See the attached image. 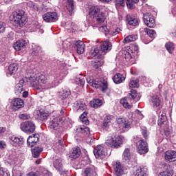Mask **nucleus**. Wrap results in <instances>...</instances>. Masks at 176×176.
Wrapping results in <instances>:
<instances>
[{
    "mask_svg": "<svg viewBox=\"0 0 176 176\" xmlns=\"http://www.w3.org/2000/svg\"><path fill=\"white\" fill-rule=\"evenodd\" d=\"M69 94H71V92L69 91V89H62L59 92V96H60V98H62V99L67 98V97H68V96H69Z\"/></svg>",
    "mask_w": 176,
    "mask_h": 176,
    "instance_id": "46",
    "label": "nucleus"
},
{
    "mask_svg": "<svg viewBox=\"0 0 176 176\" xmlns=\"http://www.w3.org/2000/svg\"><path fill=\"white\" fill-rule=\"evenodd\" d=\"M38 141H39V138L38 135L29 136L27 140L28 146H30V148H32V146H34L35 144H36Z\"/></svg>",
    "mask_w": 176,
    "mask_h": 176,
    "instance_id": "29",
    "label": "nucleus"
},
{
    "mask_svg": "<svg viewBox=\"0 0 176 176\" xmlns=\"http://www.w3.org/2000/svg\"><path fill=\"white\" fill-rule=\"evenodd\" d=\"M34 116L38 120H46L49 118V113L45 112L43 109H40L34 111Z\"/></svg>",
    "mask_w": 176,
    "mask_h": 176,
    "instance_id": "21",
    "label": "nucleus"
},
{
    "mask_svg": "<svg viewBox=\"0 0 176 176\" xmlns=\"http://www.w3.org/2000/svg\"><path fill=\"white\" fill-rule=\"evenodd\" d=\"M105 20H107V14L105 12L100 11L94 19H88L85 25H87V27H92L94 30L97 28V27H100V25L104 24V23H105Z\"/></svg>",
    "mask_w": 176,
    "mask_h": 176,
    "instance_id": "5",
    "label": "nucleus"
},
{
    "mask_svg": "<svg viewBox=\"0 0 176 176\" xmlns=\"http://www.w3.org/2000/svg\"><path fill=\"white\" fill-rule=\"evenodd\" d=\"M10 140L11 141V144L15 146H17L18 144H19V145H22V144L24 142V139L23 138H19L16 135L10 137Z\"/></svg>",
    "mask_w": 176,
    "mask_h": 176,
    "instance_id": "30",
    "label": "nucleus"
},
{
    "mask_svg": "<svg viewBox=\"0 0 176 176\" xmlns=\"http://www.w3.org/2000/svg\"><path fill=\"white\" fill-rule=\"evenodd\" d=\"M120 31H122V30L119 28H111L108 31V34L110 36H115V35H118V34H119Z\"/></svg>",
    "mask_w": 176,
    "mask_h": 176,
    "instance_id": "45",
    "label": "nucleus"
},
{
    "mask_svg": "<svg viewBox=\"0 0 176 176\" xmlns=\"http://www.w3.org/2000/svg\"><path fill=\"white\" fill-rule=\"evenodd\" d=\"M74 45H76L78 54H83L85 53V43H83V41H75Z\"/></svg>",
    "mask_w": 176,
    "mask_h": 176,
    "instance_id": "32",
    "label": "nucleus"
},
{
    "mask_svg": "<svg viewBox=\"0 0 176 176\" xmlns=\"http://www.w3.org/2000/svg\"><path fill=\"white\" fill-rule=\"evenodd\" d=\"M29 116L27 114H20L19 118L22 119L23 120H26V119H28Z\"/></svg>",
    "mask_w": 176,
    "mask_h": 176,
    "instance_id": "63",
    "label": "nucleus"
},
{
    "mask_svg": "<svg viewBox=\"0 0 176 176\" xmlns=\"http://www.w3.org/2000/svg\"><path fill=\"white\" fill-rule=\"evenodd\" d=\"M79 156H80V148L78 147L74 148L72 152H70L69 157L72 160L79 157Z\"/></svg>",
    "mask_w": 176,
    "mask_h": 176,
    "instance_id": "37",
    "label": "nucleus"
},
{
    "mask_svg": "<svg viewBox=\"0 0 176 176\" xmlns=\"http://www.w3.org/2000/svg\"><path fill=\"white\" fill-rule=\"evenodd\" d=\"M91 86L95 89H100L103 93L108 90V82L107 81L102 82L98 79L94 80Z\"/></svg>",
    "mask_w": 176,
    "mask_h": 176,
    "instance_id": "11",
    "label": "nucleus"
},
{
    "mask_svg": "<svg viewBox=\"0 0 176 176\" xmlns=\"http://www.w3.org/2000/svg\"><path fill=\"white\" fill-rule=\"evenodd\" d=\"M84 174L85 176H97V173L96 172V168L94 166L87 168L85 170Z\"/></svg>",
    "mask_w": 176,
    "mask_h": 176,
    "instance_id": "36",
    "label": "nucleus"
},
{
    "mask_svg": "<svg viewBox=\"0 0 176 176\" xmlns=\"http://www.w3.org/2000/svg\"><path fill=\"white\" fill-rule=\"evenodd\" d=\"M23 107H24V102L21 98H14L11 101L10 107L14 111H17V109H20Z\"/></svg>",
    "mask_w": 176,
    "mask_h": 176,
    "instance_id": "17",
    "label": "nucleus"
},
{
    "mask_svg": "<svg viewBox=\"0 0 176 176\" xmlns=\"http://www.w3.org/2000/svg\"><path fill=\"white\" fill-rule=\"evenodd\" d=\"M143 20L144 24L149 28H153L156 25L153 15L149 12H146L143 14Z\"/></svg>",
    "mask_w": 176,
    "mask_h": 176,
    "instance_id": "8",
    "label": "nucleus"
},
{
    "mask_svg": "<svg viewBox=\"0 0 176 176\" xmlns=\"http://www.w3.org/2000/svg\"><path fill=\"white\" fill-rule=\"evenodd\" d=\"M42 175L43 176H52V173L49 172L47 170H44Z\"/></svg>",
    "mask_w": 176,
    "mask_h": 176,
    "instance_id": "64",
    "label": "nucleus"
},
{
    "mask_svg": "<svg viewBox=\"0 0 176 176\" xmlns=\"http://www.w3.org/2000/svg\"><path fill=\"white\" fill-rule=\"evenodd\" d=\"M74 131L80 137H89L90 135V129L85 126H76Z\"/></svg>",
    "mask_w": 176,
    "mask_h": 176,
    "instance_id": "16",
    "label": "nucleus"
},
{
    "mask_svg": "<svg viewBox=\"0 0 176 176\" xmlns=\"http://www.w3.org/2000/svg\"><path fill=\"white\" fill-rule=\"evenodd\" d=\"M148 173V168L146 166L138 167L134 172L135 176H146Z\"/></svg>",
    "mask_w": 176,
    "mask_h": 176,
    "instance_id": "31",
    "label": "nucleus"
},
{
    "mask_svg": "<svg viewBox=\"0 0 176 176\" xmlns=\"http://www.w3.org/2000/svg\"><path fill=\"white\" fill-rule=\"evenodd\" d=\"M114 83L119 85L122 83L126 80V77L123 76L122 74H117L113 78Z\"/></svg>",
    "mask_w": 176,
    "mask_h": 176,
    "instance_id": "35",
    "label": "nucleus"
},
{
    "mask_svg": "<svg viewBox=\"0 0 176 176\" xmlns=\"http://www.w3.org/2000/svg\"><path fill=\"white\" fill-rule=\"evenodd\" d=\"M165 47L170 54H173V53H174V50H175V45L172 42L166 43L165 44Z\"/></svg>",
    "mask_w": 176,
    "mask_h": 176,
    "instance_id": "40",
    "label": "nucleus"
},
{
    "mask_svg": "<svg viewBox=\"0 0 176 176\" xmlns=\"http://www.w3.org/2000/svg\"><path fill=\"white\" fill-rule=\"evenodd\" d=\"M19 69V65L17 63H12L8 67V72H7V76H12V75H15Z\"/></svg>",
    "mask_w": 176,
    "mask_h": 176,
    "instance_id": "28",
    "label": "nucleus"
},
{
    "mask_svg": "<svg viewBox=\"0 0 176 176\" xmlns=\"http://www.w3.org/2000/svg\"><path fill=\"white\" fill-rule=\"evenodd\" d=\"M53 166L56 170L60 171V174H67V172L63 169V160H61V158L58 157L54 159Z\"/></svg>",
    "mask_w": 176,
    "mask_h": 176,
    "instance_id": "20",
    "label": "nucleus"
},
{
    "mask_svg": "<svg viewBox=\"0 0 176 176\" xmlns=\"http://www.w3.org/2000/svg\"><path fill=\"white\" fill-rule=\"evenodd\" d=\"M6 29V23L4 22H0V34L5 32V30Z\"/></svg>",
    "mask_w": 176,
    "mask_h": 176,
    "instance_id": "58",
    "label": "nucleus"
},
{
    "mask_svg": "<svg viewBox=\"0 0 176 176\" xmlns=\"http://www.w3.org/2000/svg\"><path fill=\"white\" fill-rule=\"evenodd\" d=\"M94 154L96 159H105V156H107L105 147L103 145L96 146L94 149Z\"/></svg>",
    "mask_w": 176,
    "mask_h": 176,
    "instance_id": "10",
    "label": "nucleus"
},
{
    "mask_svg": "<svg viewBox=\"0 0 176 176\" xmlns=\"http://www.w3.org/2000/svg\"><path fill=\"white\" fill-rule=\"evenodd\" d=\"M60 122H61V117L58 115L54 116L49 121L48 126L51 130H57L60 126Z\"/></svg>",
    "mask_w": 176,
    "mask_h": 176,
    "instance_id": "13",
    "label": "nucleus"
},
{
    "mask_svg": "<svg viewBox=\"0 0 176 176\" xmlns=\"http://www.w3.org/2000/svg\"><path fill=\"white\" fill-rule=\"evenodd\" d=\"M28 43L25 40H19L15 42L13 45V47L16 51H20L21 49H24Z\"/></svg>",
    "mask_w": 176,
    "mask_h": 176,
    "instance_id": "24",
    "label": "nucleus"
},
{
    "mask_svg": "<svg viewBox=\"0 0 176 176\" xmlns=\"http://www.w3.org/2000/svg\"><path fill=\"white\" fill-rule=\"evenodd\" d=\"M80 120L84 124H89V120L87 119V112L84 111L80 116Z\"/></svg>",
    "mask_w": 176,
    "mask_h": 176,
    "instance_id": "47",
    "label": "nucleus"
},
{
    "mask_svg": "<svg viewBox=\"0 0 176 176\" xmlns=\"http://www.w3.org/2000/svg\"><path fill=\"white\" fill-rule=\"evenodd\" d=\"M120 102L126 109H131L133 107V102L130 98H124Z\"/></svg>",
    "mask_w": 176,
    "mask_h": 176,
    "instance_id": "27",
    "label": "nucleus"
},
{
    "mask_svg": "<svg viewBox=\"0 0 176 176\" xmlns=\"http://www.w3.org/2000/svg\"><path fill=\"white\" fill-rule=\"evenodd\" d=\"M167 111L166 109L161 108L157 111V113L159 116L158 125L162 126L166 120H167V117L166 116Z\"/></svg>",
    "mask_w": 176,
    "mask_h": 176,
    "instance_id": "18",
    "label": "nucleus"
},
{
    "mask_svg": "<svg viewBox=\"0 0 176 176\" xmlns=\"http://www.w3.org/2000/svg\"><path fill=\"white\" fill-rule=\"evenodd\" d=\"M124 141V137L113 133L107 137L106 145H107V146H110V148H118L122 146Z\"/></svg>",
    "mask_w": 176,
    "mask_h": 176,
    "instance_id": "3",
    "label": "nucleus"
},
{
    "mask_svg": "<svg viewBox=\"0 0 176 176\" xmlns=\"http://www.w3.org/2000/svg\"><path fill=\"white\" fill-rule=\"evenodd\" d=\"M118 124H120L124 129H130L131 127V120H129L124 118H118L116 120Z\"/></svg>",
    "mask_w": 176,
    "mask_h": 176,
    "instance_id": "23",
    "label": "nucleus"
},
{
    "mask_svg": "<svg viewBox=\"0 0 176 176\" xmlns=\"http://www.w3.org/2000/svg\"><path fill=\"white\" fill-rule=\"evenodd\" d=\"M32 56H39L42 53V47L35 43L32 44Z\"/></svg>",
    "mask_w": 176,
    "mask_h": 176,
    "instance_id": "34",
    "label": "nucleus"
},
{
    "mask_svg": "<svg viewBox=\"0 0 176 176\" xmlns=\"http://www.w3.org/2000/svg\"><path fill=\"white\" fill-rule=\"evenodd\" d=\"M66 8L70 14L75 12V2L74 0H67Z\"/></svg>",
    "mask_w": 176,
    "mask_h": 176,
    "instance_id": "33",
    "label": "nucleus"
},
{
    "mask_svg": "<svg viewBox=\"0 0 176 176\" xmlns=\"http://www.w3.org/2000/svg\"><path fill=\"white\" fill-rule=\"evenodd\" d=\"M98 30L100 32H104L105 34V35H109V33L108 32L109 30H108V28H107V25H102V26H100L98 28Z\"/></svg>",
    "mask_w": 176,
    "mask_h": 176,
    "instance_id": "54",
    "label": "nucleus"
},
{
    "mask_svg": "<svg viewBox=\"0 0 176 176\" xmlns=\"http://www.w3.org/2000/svg\"><path fill=\"white\" fill-rule=\"evenodd\" d=\"M8 163H10L11 166H19L23 163V161L16 157H14L9 160Z\"/></svg>",
    "mask_w": 176,
    "mask_h": 176,
    "instance_id": "41",
    "label": "nucleus"
},
{
    "mask_svg": "<svg viewBox=\"0 0 176 176\" xmlns=\"http://www.w3.org/2000/svg\"><path fill=\"white\" fill-rule=\"evenodd\" d=\"M6 133V127H0V138L3 135Z\"/></svg>",
    "mask_w": 176,
    "mask_h": 176,
    "instance_id": "62",
    "label": "nucleus"
},
{
    "mask_svg": "<svg viewBox=\"0 0 176 176\" xmlns=\"http://www.w3.org/2000/svg\"><path fill=\"white\" fill-rule=\"evenodd\" d=\"M89 104L92 108H100V107L102 105V100L100 99H94Z\"/></svg>",
    "mask_w": 176,
    "mask_h": 176,
    "instance_id": "38",
    "label": "nucleus"
},
{
    "mask_svg": "<svg viewBox=\"0 0 176 176\" xmlns=\"http://www.w3.org/2000/svg\"><path fill=\"white\" fill-rule=\"evenodd\" d=\"M52 148L55 152H57V151H61L63 148H64V146L61 144V140L58 139L56 142L54 143Z\"/></svg>",
    "mask_w": 176,
    "mask_h": 176,
    "instance_id": "39",
    "label": "nucleus"
},
{
    "mask_svg": "<svg viewBox=\"0 0 176 176\" xmlns=\"http://www.w3.org/2000/svg\"><path fill=\"white\" fill-rule=\"evenodd\" d=\"M111 124H109V122H107L105 121H104L103 124H102V129H104V130H107V129H108L109 127V126H111Z\"/></svg>",
    "mask_w": 176,
    "mask_h": 176,
    "instance_id": "61",
    "label": "nucleus"
},
{
    "mask_svg": "<svg viewBox=\"0 0 176 176\" xmlns=\"http://www.w3.org/2000/svg\"><path fill=\"white\" fill-rule=\"evenodd\" d=\"M112 120H113V116H107L104 122H107V123L112 124Z\"/></svg>",
    "mask_w": 176,
    "mask_h": 176,
    "instance_id": "59",
    "label": "nucleus"
},
{
    "mask_svg": "<svg viewBox=\"0 0 176 176\" xmlns=\"http://www.w3.org/2000/svg\"><path fill=\"white\" fill-rule=\"evenodd\" d=\"M21 129L27 134H31L35 131V124L30 121H26L21 124Z\"/></svg>",
    "mask_w": 176,
    "mask_h": 176,
    "instance_id": "9",
    "label": "nucleus"
},
{
    "mask_svg": "<svg viewBox=\"0 0 176 176\" xmlns=\"http://www.w3.org/2000/svg\"><path fill=\"white\" fill-rule=\"evenodd\" d=\"M137 39V35L131 34L125 37L123 41L124 43H129V42H134Z\"/></svg>",
    "mask_w": 176,
    "mask_h": 176,
    "instance_id": "44",
    "label": "nucleus"
},
{
    "mask_svg": "<svg viewBox=\"0 0 176 176\" xmlns=\"http://www.w3.org/2000/svg\"><path fill=\"white\" fill-rule=\"evenodd\" d=\"M10 174L9 173V170L6 168L2 167L0 164V176H10Z\"/></svg>",
    "mask_w": 176,
    "mask_h": 176,
    "instance_id": "51",
    "label": "nucleus"
},
{
    "mask_svg": "<svg viewBox=\"0 0 176 176\" xmlns=\"http://www.w3.org/2000/svg\"><path fill=\"white\" fill-rule=\"evenodd\" d=\"M135 115L138 118V119H144V115L139 110H136L135 111Z\"/></svg>",
    "mask_w": 176,
    "mask_h": 176,
    "instance_id": "60",
    "label": "nucleus"
},
{
    "mask_svg": "<svg viewBox=\"0 0 176 176\" xmlns=\"http://www.w3.org/2000/svg\"><path fill=\"white\" fill-rule=\"evenodd\" d=\"M43 19L45 23H56L58 20L56 12H47L43 14Z\"/></svg>",
    "mask_w": 176,
    "mask_h": 176,
    "instance_id": "15",
    "label": "nucleus"
},
{
    "mask_svg": "<svg viewBox=\"0 0 176 176\" xmlns=\"http://www.w3.org/2000/svg\"><path fill=\"white\" fill-rule=\"evenodd\" d=\"M136 97H137V91H135V90L131 91V93L129 94V98H131L132 102H134V100H135Z\"/></svg>",
    "mask_w": 176,
    "mask_h": 176,
    "instance_id": "55",
    "label": "nucleus"
},
{
    "mask_svg": "<svg viewBox=\"0 0 176 176\" xmlns=\"http://www.w3.org/2000/svg\"><path fill=\"white\" fill-rule=\"evenodd\" d=\"M43 151L42 147H35L34 148L32 149V155L33 157H38L41 153Z\"/></svg>",
    "mask_w": 176,
    "mask_h": 176,
    "instance_id": "42",
    "label": "nucleus"
},
{
    "mask_svg": "<svg viewBox=\"0 0 176 176\" xmlns=\"http://www.w3.org/2000/svg\"><path fill=\"white\" fill-rule=\"evenodd\" d=\"M140 0H126V6L129 9H133V3H138Z\"/></svg>",
    "mask_w": 176,
    "mask_h": 176,
    "instance_id": "53",
    "label": "nucleus"
},
{
    "mask_svg": "<svg viewBox=\"0 0 176 176\" xmlns=\"http://www.w3.org/2000/svg\"><path fill=\"white\" fill-rule=\"evenodd\" d=\"M76 83L77 85H80V86H84L85 85V79L82 78L80 77H78L76 78Z\"/></svg>",
    "mask_w": 176,
    "mask_h": 176,
    "instance_id": "57",
    "label": "nucleus"
},
{
    "mask_svg": "<svg viewBox=\"0 0 176 176\" xmlns=\"http://www.w3.org/2000/svg\"><path fill=\"white\" fill-rule=\"evenodd\" d=\"M93 64V67L94 68H95L96 69L100 68V67H101V65H102V64H104V62L102 60H95L92 62Z\"/></svg>",
    "mask_w": 176,
    "mask_h": 176,
    "instance_id": "52",
    "label": "nucleus"
},
{
    "mask_svg": "<svg viewBox=\"0 0 176 176\" xmlns=\"http://www.w3.org/2000/svg\"><path fill=\"white\" fill-rule=\"evenodd\" d=\"M112 166L113 167L115 176H122L124 174V167L122 165V163L118 161H114L112 162Z\"/></svg>",
    "mask_w": 176,
    "mask_h": 176,
    "instance_id": "12",
    "label": "nucleus"
},
{
    "mask_svg": "<svg viewBox=\"0 0 176 176\" xmlns=\"http://www.w3.org/2000/svg\"><path fill=\"white\" fill-rule=\"evenodd\" d=\"M115 3L117 9L120 6L123 8L124 6V0H116Z\"/></svg>",
    "mask_w": 176,
    "mask_h": 176,
    "instance_id": "56",
    "label": "nucleus"
},
{
    "mask_svg": "<svg viewBox=\"0 0 176 176\" xmlns=\"http://www.w3.org/2000/svg\"><path fill=\"white\" fill-rule=\"evenodd\" d=\"M144 31L147 34V35H148V36H150V38H155V36H156V32L152 29L146 28L144 29Z\"/></svg>",
    "mask_w": 176,
    "mask_h": 176,
    "instance_id": "49",
    "label": "nucleus"
},
{
    "mask_svg": "<svg viewBox=\"0 0 176 176\" xmlns=\"http://www.w3.org/2000/svg\"><path fill=\"white\" fill-rule=\"evenodd\" d=\"M111 49L112 43H111V42H109L108 40H105L101 43L100 50H98V48H95L94 56L98 58H101L102 54L104 53H108V52H109Z\"/></svg>",
    "mask_w": 176,
    "mask_h": 176,
    "instance_id": "6",
    "label": "nucleus"
},
{
    "mask_svg": "<svg viewBox=\"0 0 176 176\" xmlns=\"http://www.w3.org/2000/svg\"><path fill=\"white\" fill-rule=\"evenodd\" d=\"M10 21H12L14 27H24L27 23V17L24 15V11L18 10L12 13L10 16Z\"/></svg>",
    "mask_w": 176,
    "mask_h": 176,
    "instance_id": "2",
    "label": "nucleus"
},
{
    "mask_svg": "<svg viewBox=\"0 0 176 176\" xmlns=\"http://www.w3.org/2000/svg\"><path fill=\"white\" fill-rule=\"evenodd\" d=\"M173 175H174V170H164L163 172L160 173L158 176H173Z\"/></svg>",
    "mask_w": 176,
    "mask_h": 176,
    "instance_id": "50",
    "label": "nucleus"
},
{
    "mask_svg": "<svg viewBox=\"0 0 176 176\" xmlns=\"http://www.w3.org/2000/svg\"><path fill=\"white\" fill-rule=\"evenodd\" d=\"M100 12L101 10L98 6H92L89 8V16L91 17V19H95Z\"/></svg>",
    "mask_w": 176,
    "mask_h": 176,
    "instance_id": "26",
    "label": "nucleus"
},
{
    "mask_svg": "<svg viewBox=\"0 0 176 176\" xmlns=\"http://www.w3.org/2000/svg\"><path fill=\"white\" fill-rule=\"evenodd\" d=\"M58 79L60 78H56V80L52 81L49 76H45L41 73L32 74L30 77H25L16 83L14 93L16 96L21 94L24 91L26 83H30L34 90L53 89V87L58 86Z\"/></svg>",
    "mask_w": 176,
    "mask_h": 176,
    "instance_id": "1",
    "label": "nucleus"
},
{
    "mask_svg": "<svg viewBox=\"0 0 176 176\" xmlns=\"http://www.w3.org/2000/svg\"><path fill=\"white\" fill-rule=\"evenodd\" d=\"M136 149L140 155H145L148 153L149 148H148V143L144 141V140H139L136 142Z\"/></svg>",
    "mask_w": 176,
    "mask_h": 176,
    "instance_id": "7",
    "label": "nucleus"
},
{
    "mask_svg": "<svg viewBox=\"0 0 176 176\" xmlns=\"http://www.w3.org/2000/svg\"><path fill=\"white\" fill-rule=\"evenodd\" d=\"M87 109V106H86V103L78 100L74 104V111L78 113H82L83 111H86Z\"/></svg>",
    "mask_w": 176,
    "mask_h": 176,
    "instance_id": "22",
    "label": "nucleus"
},
{
    "mask_svg": "<svg viewBox=\"0 0 176 176\" xmlns=\"http://www.w3.org/2000/svg\"><path fill=\"white\" fill-rule=\"evenodd\" d=\"M165 160L166 162H176V151H168L165 153Z\"/></svg>",
    "mask_w": 176,
    "mask_h": 176,
    "instance_id": "25",
    "label": "nucleus"
},
{
    "mask_svg": "<svg viewBox=\"0 0 176 176\" xmlns=\"http://www.w3.org/2000/svg\"><path fill=\"white\" fill-rule=\"evenodd\" d=\"M132 50L122 52V58L129 63L131 65L135 64L137 58H138V45H134L131 47Z\"/></svg>",
    "mask_w": 176,
    "mask_h": 176,
    "instance_id": "4",
    "label": "nucleus"
},
{
    "mask_svg": "<svg viewBox=\"0 0 176 176\" xmlns=\"http://www.w3.org/2000/svg\"><path fill=\"white\" fill-rule=\"evenodd\" d=\"M149 102L151 107L153 108H157V107L160 106V102H162V96L159 94L151 96Z\"/></svg>",
    "mask_w": 176,
    "mask_h": 176,
    "instance_id": "14",
    "label": "nucleus"
},
{
    "mask_svg": "<svg viewBox=\"0 0 176 176\" xmlns=\"http://www.w3.org/2000/svg\"><path fill=\"white\" fill-rule=\"evenodd\" d=\"M122 156H123V159H124L126 162H129V160L131 159V154L130 153V149L126 148L124 151Z\"/></svg>",
    "mask_w": 176,
    "mask_h": 176,
    "instance_id": "43",
    "label": "nucleus"
},
{
    "mask_svg": "<svg viewBox=\"0 0 176 176\" xmlns=\"http://www.w3.org/2000/svg\"><path fill=\"white\" fill-rule=\"evenodd\" d=\"M138 80L137 78H131L129 82V87L130 89H134L135 87H138L140 85L138 84Z\"/></svg>",
    "mask_w": 176,
    "mask_h": 176,
    "instance_id": "48",
    "label": "nucleus"
},
{
    "mask_svg": "<svg viewBox=\"0 0 176 176\" xmlns=\"http://www.w3.org/2000/svg\"><path fill=\"white\" fill-rule=\"evenodd\" d=\"M126 21L127 25L132 28L138 27V25L140 24V21H138V19L135 18V16H132L131 15L126 16Z\"/></svg>",
    "mask_w": 176,
    "mask_h": 176,
    "instance_id": "19",
    "label": "nucleus"
}]
</instances>
